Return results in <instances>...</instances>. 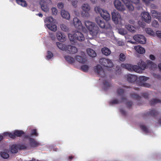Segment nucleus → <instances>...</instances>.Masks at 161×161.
<instances>
[{"instance_id": "nucleus-1", "label": "nucleus", "mask_w": 161, "mask_h": 161, "mask_svg": "<svg viewBox=\"0 0 161 161\" xmlns=\"http://www.w3.org/2000/svg\"><path fill=\"white\" fill-rule=\"evenodd\" d=\"M85 24L92 35L93 36L97 35L99 31V28L95 24L89 21H86L85 22Z\"/></svg>"}, {"instance_id": "nucleus-2", "label": "nucleus", "mask_w": 161, "mask_h": 161, "mask_svg": "<svg viewBox=\"0 0 161 161\" xmlns=\"http://www.w3.org/2000/svg\"><path fill=\"white\" fill-rule=\"evenodd\" d=\"M68 36L70 41L75 42V41L78 40L83 41L85 40L83 35L80 32L75 31L73 34H69Z\"/></svg>"}, {"instance_id": "nucleus-3", "label": "nucleus", "mask_w": 161, "mask_h": 161, "mask_svg": "<svg viewBox=\"0 0 161 161\" xmlns=\"http://www.w3.org/2000/svg\"><path fill=\"white\" fill-rule=\"evenodd\" d=\"M94 10L97 13H99L104 19L107 20L110 19V15L107 11L101 8L99 6L95 7Z\"/></svg>"}, {"instance_id": "nucleus-4", "label": "nucleus", "mask_w": 161, "mask_h": 161, "mask_svg": "<svg viewBox=\"0 0 161 161\" xmlns=\"http://www.w3.org/2000/svg\"><path fill=\"white\" fill-rule=\"evenodd\" d=\"M121 67L123 68L127 69L130 71H134L136 72H139L140 71V69L137 65H132L129 64H122Z\"/></svg>"}, {"instance_id": "nucleus-5", "label": "nucleus", "mask_w": 161, "mask_h": 161, "mask_svg": "<svg viewBox=\"0 0 161 161\" xmlns=\"http://www.w3.org/2000/svg\"><path fill=\"white\" fill-rule=\"evenodd\" d=\"M94 71L97 75L102 78H103L105 76L104 69L99 64H98L94 67Z\"/></svg>"}, {"instance_id": "nucleus-6", "label": "nucleus", "mask_w": 161, "mask_h": 161, "mask_svg": "<svg viewBox=\"0 0 161 161\" xmlns=\"http://www.w3.org/2000/svg\"><path fill=\"white\" fill-rule=\"evenodd\" d=\"M95 19L96 23L100 28L104 29L110 28V25L107 22L105 23L104 21L101 20L100 17L96 18Z\"/></svg>"}, {"instance_id": "nucleus-7", "label": "nucleus", "mask_w": 161, "mask_h": 161, "mask_svg": "<svg viewBox=\"0 0 161 161\" xmlns=\"http://www.w3.org/2000/svg\"><path fill=\"white\" fill-rule=\"evenodd\" d=\"M99 62L101 64L107 67H112L114 65L111 60L104 58H100Z\"/></svg>"}, {"instance_id": "nucleus-8", "label": "nucleus", "mask_w": 161, "mask_h": 161, "mask_svg": "<svg viewBox=\"0 0 161 161\" xmlns=\"http://www.w3.org/2000/svg\"><path fill=\"white\" fill-rule=\"evenodd\" d=\"M112 19L116 24H117L119 21L121 20V17L119 13L115 10L111 13Z\"/></svg>"}, {"instance_id": "nucleus-9", "label": "nucleus", "mask_w": 161, "mask_h": 161, "mask_svg": "<svg viewBox=\"0 0 161 161\" xmlns=\"http://www.w3.org/2000/svg\"><path fill=\"white\" fill-rule=\"evenodd\" d=\"M149 78L145 76H139L138 80L139 85L141 86L145 87H149V85L145 82Z\"/></svg>"}, {"instance_id": "nucleus-10", "label": "nucleus", "mask_w": 161, "mask_h": 161, "mask_svg": "<svg viewBox=\"0 0 161 161\" xmlns=\"http://www.w3.org/2000/svg\"><path fill=\"white\" fill-rule=\"evenodd\" d=\"M133 38L136 42L142 44H144L146 42V39L145 37L142 35H134Z\"/></svg>"}, {"instance_id": "nucleus-11", "label": "nucleus", "mask_w": 161, "mask_h": 161, "mask_svg": "<svg viewBox=\"0 0 161 161\" xmlns=\"http://www.w3.org/2000/svg\"><path fill=\"white\" fill-rule=\"evenodd\" d=\"M65 51L69 53L75 54L77 52V49L74 46L67 45L65 47Z\"/></svg>"}, {"instance_id": "nucleus-12", "label": "nucleus", "mask_w": 161, "mask_h": 161, "mask_svg": "<svg viewBox=\"0 0 161 161\" xmlns=\"http://www.w3.org/2000/svg\"><path fill=\"white\" fill-rule=\"evenodd\" d=\"M114 3L115 8L118 10L123 11L125 10L124 6L119 0H115Z\"/></svg>"}, {"instance_id": "nucleus-13", "label": "nucleus", "mask_w": 161, "mask_h": 161, "mask_svg": "<svg viewBox=\"0 0 161 161\" xmlns=\"http://www.w3.org/2000/svg\"><path fill=\"white\" fill-rule=\"evenodd\" d=\"M29 144L30 147L32 148L37 147L41 145V144L32 138H29Z\"/></svg>"}, {"instance_id": "nucleus-14", "label": "nucleus", "mask_w": 161, "mask_h": 161, "mask_svg": "<svg viewBox=\"0 0 161 161\" xmlns=\"http://www.w3.org/2000/svg\"><path fill=\"white\" fill-rule=\"evenodd\" d=\"M73 23L76 28L80 29L82 27L81 22L76 17H74L73 19Z\"/></svg>"}, {"instance_id": "nucleus-15", "label": "nucleus", "mask_w": 161, "mask_h": 161, "mask_svg": "<svg viewBox=\"0 0 161 161\" xmlns=\"http://www.w3.org/2000/svg\"><path fill=\"white\" fill-rule=\"evenodd\" d=\"M138 67L140 69V71L139 72H137V73H141L142 70H144L147 68V64H146L145 63L142 61V60H140L138 62Z\"/></svg>"}, {"instance_id": "nucleus-16", "label": "nucleus", "mask_w": 161, "mask_h": 161, "mask_svg": "<svg viewBox=\"0 0 161 161\" xmlns=\"http://www.w3.org/2000/svg\"><path fill=\"white\" fill-rule=\"evenodd\" d=\"M141 15L142 18L146 22L149 23L151 21V17L149 14L147 12H144L142 13Z\"/></svg>"}, {"instance_id": "nucleus-17", "label": "nucleus", "mask_w": 161, "mask_h": 161, "mask_svg": "<svg viewBox=\"0 0 161 161\" xmlns=\"http://www.w3.org/2000/svg\"><path fill=\"white\" fill-rule=\"evenodd\" d=\"M56 36L58 40L61 42H63L66 40L65 36L60 32L57 33Z\"/></svg>"}, {"instance_id": "nucleus-18", "label": "nucleus", "mask_w": 161, "mask_h": 161, "mask_svg": "<svg viewBox=\"0 0 161 161\" xmlns=\"http://www.w3.org/2000/svg\"><path fill=\"white\" fill-rule=\"evenodd\" d=\"M40 4L41 6L42 10L45 12H47L49 11V8L46 3L44 2V0H41Z\"/></svg>"}, {"instance_id": "nucleus-19", "label": "nucleus", "mask_w": 161, "mask_h": 161, "mask_svg": "<svg viewBox=\"0 0 161 161\" xmlns=\"http://www.w3.org/2000/svg\"><path fill=\"white\" fill-rule=\"evenodd\" d=\"M127 99L125 97H122L121 100L119 101L117 99H114L109 102L110 105L118 104L120 103L126 102Z\"/></svg>"}, {"instance_id": "nucleus-20", "label": "nucleus", "mask_w": 161, "mask_h": 161, "mask_svg": "<svg viewBox=\"0 0 161 161\" xmlns=\"http://www.w3.org/2000/svg\"><path fill=\"white\" fill-rule=\"evenodd\" d=\"M159 113L158 112L155 110H149L148 113H147L144 114V116H151L153 117L157 116Z\"/></svg>"}, {"instance_id": "nucleus-21", "label": "nucleus", "mask_w": 161, "mask_h": 161, "mask_svg": "<svg viewBox=\"0 0 161 161\" xmlns=\"http://www.w3.org/2000/svg\"><path fill=\"white\" fill-rule=\"evenodd\" d=\"M121 1L125 4L129 10L132 11L134 10L133 6L128 0H121Z\"/></svg>"}, {"instance_id": "nucleus-22", "label": "nucleus", "mask_w": 161, "mask_h": 161, "mask_svg": "<svg viewBox=\"0 0 161 161\" xmlns=\"http://www.w3.org/2000/svg\"><path fill=\"white\" fill-rule=\"evenodd\" d=\"M137 79V76L134 75L129 74L127 75V80L129 82H134Z\"/></svg>"}, {"instance_id": "nucleus-23", "label": "nucleus", "mask_w": 161, "mask_h": 161, "mask_svg": "<svg viewBox=\"0 0 161 161\" xmlns=\"http://www.w3.org/2000/svg\"><path fill=\"white\" fill-rule=\"evenodd\" d=\"M82 8L83 10L85 12V16L88 17L89 15L88 12L90 10V7L89 5L87 4H84Z\"/></svg>"}, {"instance_id": "nucleus-24", "label": "nucleus", "mask_w": 161, "mask_h": 161, "mask_svg": "<svg viewBox=\"0 0 161 161\" xmlns=\"http://www.w3.org/2000/svg\"><path fill=\"white\" fill-rule=\"evenodd\" d=\"M61 14L62 17L67 19H69L70 18V15L68 12L64 10H62L61 11Z\"/></svg>"}, {"instance_id": "nucleus-25", "label": "nucleus", "mask_w": 161, "mask_h": 161, "mask_svg": "<svg viewBox=\"0 0 161 161\" xmlns=\"http://www.w3.org/2000/svg\"><path fill=\"white\" fill-rule=\"evenodd\" d=\"M75 59L78 62L81 64L85 63L87 61L86 58L79 55L76 56Z\"/></svg>"}, {"instance_id": "nucleus-26", "label": "nucleus", "mask_w": 161, "mask_h": 161, "mask_svg": "<svg viewBox=\"0 0 161 161\" xmlns=\"http://www.w3.org/2000/svg\"><path fill=\"white\" fill-rule=\"evenodd\" d=\"M45 26L46 28H47L50 30V17H48L44 19Z\"/></svg>"}, {"instance_id": "nucleus-27", "label": "nucleus", "mask_w": 161, "mask_h": 161, "mask_svg": "<svg viewBox=\"0 0 161 161\" xmlns=\"http://www.w3.org/2000/svg\"><path fill=\"white\" fill-rule=\"evenodd\" d=\"M86 52L89 56L91 57H94L97 55V54L95 51L91 48L87 49Z\"/></svg>"}, {"instance_id": "nucleus-28", "label": "nucleus", "mask_w": 161, "mask_h": 161, "mask_svg": "<svg viewBox=\"0 0 161 161\" xmlns=\"http://www.w3.org/2000/svg\"><path fill=\"white\" fill-rule=\"evenodd\" d=\"M147 67H149L150 69H153L157 67V65L156 64H155L153 62L148 60L147 61Z\"/></svg>"}, {"instance_id": "nucleus-29", "label": "nucleus", "mask_w": 161, "mask_h": 161, "mask_svg": "<svg viewBox=\"0 0 161 161\" xmlns=\"http://www.w3.org/2000/svg\"><path fill=\"white\" fill-rule=\"evenodd\" d=\"M134 48L139 53L143 54L145 53V49L140 46H136Z\"/></svg>"}, {"instance_id": "nucleus-30", "label": "nucleus", "mask_w": 161, "mask_h": 161, "mask_svg": "<svg viewBox=\"0 0 161 161\" xmlns=\"http://www.w3.org/2000/svg\"><path fill=\"white\" fill-rule=\"evenodd\" d=\"M102 53L106 56H108L111 53L110 50L108 48L104 47L102 49Z\"/></svg>"}, {"instance_id": "nucleus-31", "label": "nucleus", "mask_w": 161, "mask_h": 161, "mask_svg": "<svg viewBox=\"0 0 161 161\" xmlns=\"http://www.w3.org/2000/svg\"><path fill=\"white\" fill-rule=\"evenodd\" d=\"M126 28L130 32L134 33L135 32L136 28L133 26L130 25H126Z\"/></svg>"}, {"instance_id": "nucleus-32", "label": "nucleus", "mask_w": 161, "mask_h": 161, "mask_svg": "<svg viewBox=\"0 0 161 161\" xmlns=\"http://www.w3.org/2000/svg\"><path fill=\"white\" fill-rule=\"evenodd\" d=\"M146 33L149 35L152 36H154L156 34L150 28H146L145 29Z\"/></svg>"}, {"instance_id": "nucleus-33", "label": "nucleus", "mask_w": 161, "mask_h": 161, "mask_svg": "<svg viewBox=\"0 0 161 161\" xmlns=\"http://www.w3.org/2000/svg\"><path fill=\"white\" fill-rule=\"evenodd\" d=\"M157 103H161V100L158 99H153L150 101V104L151 106H153Z\"/></svg>"}, {"instance_id": "nucleus-34", "label": "nucleus", "mask_w": 161, "mask_h": 161, "mask_svg": "<svg viewBox=\"0 0 161 161\" xmlns=\"http://www.w3.org/2000/svg\"><path fill=\"white\" fill-rule=\"evenodd\" d=\"M14 132L15 137H21L22 135L25 134L24 132L22 130H15Z\"/></svg>"}, {"instance_id": "nucleus-35", "label": "nucleus", "mask_w": 161, "mask_h": 161, "mask_svg": "<svg viewBox=\"0 0 161 161\" xmlns=\"http://www.w3.org/2000/svg\"><path fill=\"white\" fill-rule=\"evenodd\" d=\"M16 3L19 4L23 7H26L27 4L26 1L24 0H16Z\"/></svg>"}, {"instance_id": "nucleus-36", "label": "nucleus", "mask_w": 161, "mask_h": 161, "mask_svg": "<svg viewBox=\"0 0 161 161\" xmlns=\"http://www.w3.org/2000/svg\"><path fill=\"white\" fill-rule=\"evenodd\" d=\"M18 147L16 145H13L10 148V151L12 153H16L18 152Z\"/></svg>"}, {"instance_id": "nucleus-37", "label": "nucleus", "mask_w": 161, "mask_h": 161, "mask_svg": "<svg viewBox=\"0 0 161 161\" xmlns=\"http://www.w3.org/2000/svg\"><path fill=\"white\" fill-rule=\"evenodd\" d=\"M64 58L67 62L69 63H72L75 62L74 58L69 56H65Z\"/></svg>"}, {"instance_id": "nucleus-38", "label": "nucleus", "mask_w": 161, "mask_h": 161, "mask_svg": "<svg viewBox=\"0 0 161 161\" xmlns=\"http://www.w3.org/2000/svg\"><path fill=\"white\" fill-rule=\"evenodd\" d=\"M103 85L104 86V89L105 90H107L110 86V84L107 80H104L103 82Z\"/></svg>"}, {"instance_id": "nucleus-39", "label": "nucleus", "mask_w": 161, "mask_h": 161, "mask_svg": "<svg viewBox=\"0 0 161 161\" xmlns=\"http://www.w3.org/2000/svg\"><path fill=\"white\" fill-rule=\"evenodd\" d=\"M56 45L60 49L63 50H64L65 48V47L66 46V45H64L62 43L59 42H57L56 43Z\"/></svg>"}, {"instance_id": "nucleus-40", "label": "nucleus", "mask_w": 161, "mask_h": 161, "mask_svg": "<svg viewBox=\"0 0 161 161\" xmlns=\"http://www.w3.org/2000/svg\"><path fill=\"white\" fill-rule=\"evenodd\" d=\"M130 96L132 98L137 100H140L141 98V97L135 93L130 94Z\"/></svg>"}, {"instance_id": "nucleus-41", "label": "nucleus", "mask_w": 161, "mask_h": 161, "mask_svg": "<svg viewBox=\"0 0 161 161\" xmlns=\"http://www.w3.org/2000/svg\"><path fill=\"white\" fill-rule=\"evenodd\" d=\"M61 30L65 32H68L69 31V28L64 24H61L60 25Z\"/></svg>"}, {"instance_id": "nucleus-42", "label": "nucleus", "mask_w": 161, "mask_h": 161, "mask_svg": "<svg viewBox=\"0 0 161 161\" xmlns=\"http://www.w3.org/2000/svg\"><path fill=\"white\" fill-rule=\"evenodd\" d=\"M151 13L153 16L156 19H158L159 17L158 14L157 12L154 10H153L151 11Z\"/></svg>"}, {"instance_id": "nucleus-43", "label": "nucleus", "mask_w": 161, "mask_h": 161, "mask_svg": "<svg viewBox=\"0 0 161 161\" xmlns=\"http://www.w3.org/2000/svg\"><path fill=\"white\" fill-rule=\"evenodd\" d=\"M89 69V66L86 64L82 65L81 67V70L84 72H87Z\"/></svg>"}, {"instance_id": "nucleus-44", "label": "nucleus", "mask_w": 161, "mask_h": 161, "mask_svg": "<svg viewBox=\"0 0 161 161\" xmlns=\"http://www.w3.org/2000/svg\"><path fill=\"white\" fill-rule=\"evenodd\" d=\"M0 155L3 158H7L9 157V154L5 152H1L0 153Z\"/></svg>"}, {"instance_id": "nucleus-45", "label": "nucleus", "mask_w": 161, "mask_h": 161, "mask_svg": "<svg viewBox=\"0 0 161 161\" xmlns=\"http://www.w3.org/2000/svg\"><path fill=\"white\" fill-rule=\"evenodd\" d=\"M126 59V57L125 54L123 53H121L119 56V60L122 62H124L125 61Z\"/></svg>"}, {"instance_id": "nucleus-46", "label": "nucleus", "mask_w": 161, "mask_h": 161, "mask_svg": "<svg viewBox=\"0 0 161 161\" xmlns=\"http://www.w3.org/2000/svg\"><path fill=\"white\" fill-rule=\"evenodd\" d=\"M152 26L155 28H158L159 26L158 22L156 20H153L152 21Z\"/></svg>"}, {"instance_id": "nucleus-47", "label": "nucleus", "mask_w": 161, "mask_h": 161, "mask_svg": "<svg viewBox=\"0 0 161 161\" xmlns=\"http://www.w3.org/2000/svg\"><path fill=\"white\" fill-rule=\"evenodd\" d=\"M140 127L142 130L145 132H148V128L144 125H141Z\"/></svg>"}, {"instance_id": "nucleus-48", "label": "nucleus", "mask_w": 161, "mask_h": 161, "mask_svg": "<svg viewBox=\"0 0 161 161\" xmlns=\"http://www.w3.org/2000/svg\"><path fill=\"white\" fill-rule=\"evenodd\" d=\"M124 92L125 91L124 90L120 88L118 89L117 90V93L119 95H122L124 93Z\"/></svg>"}, {"instance_id": "nucleus-49", "label": "nucleus", "mask_w": 161, "mask_h": 161, "mask_svg": "<svg viewBox=\"0 0 161 161\" xmlns=\"http://www.w3.org/2000/svg\"><path fill=\"white\" fill-rule=\"evenodd\" d=\"M51 10L53 15H56L57 14L58 10L56 8H53L51 9Z\"/></svg>"}, {"instance_id": "nucleus-50", "label": "nucleus", "mask_w": 161, "mask_h": 161, "mask_svg": "<svg viewBox=\"0 0 161 161\" xmlns=\"http://www.w3.org/2000/svg\"><path fill=\"white\" fill-rule=\"evenodd\" d=\"M31 135H34L36 136H38V133H37L36 130L35 129H33L31 131Z\"/></svg>"}, {"instance_id": "nucleus-51", "label": "nucleus", "mask_w": 161, "mask_h": 161, "mask_svg": "<svg viewBox=\"0 0 161 161\" xmlns=\"http://www.w3.org/2000/svg\"><path fill=\"white\" fill-rule=\"evenodd\" d=\"M57 30V26L56 25H53L51 22V31H56Z\"/></svg>"}, {"instance_id": "nucleus-52", "label": "nucleus", "mask_w": 161, "mask_h": 161, "mask_svg": "<svg viewBox=\"0 0 161 161\" xmlns=\"http://www.w3.org/2000/svg\"><path fill=\"white\" fill-rule=\"evenodd\" d=\"M18 149L20 150H24L26 149V147L24 145L21 144L18 146Z\"/></svg>"}, {"instance_id": "nucleus-53", "label": "nucleus", "mask_w": 161, "mask_h": 161, "mask_svg": "<svg viewBox=\"0 0 161 161\" xmlns=\"http://www.w3.org/2000/svg\"><path fill=\"white\" fill-rule=\"evenodd\" d=\"M133 104L132 102L131 101H129L126 103V105L127 106V107L128 108H130Z\"/></svg>"}, {"instance_id": "nucleus-54", "label": "nucleus", "mask_w": 161, "mask_h": 161, "mask_svg": "<svg viewBox=\"0 0 161 161\" xmlns=\"http://www.w3.org/2000/svg\"><path fill=\"white\" fill-rule=\"evenodd\" d=\"M46 58L47 60H49L50 59V51H48L47 52V55L46 56Z\"/></svg>"}, {"instance_id": "nucleus-55", "label": "nucleus", "mask_w": 161, "mask_h": 161, "mask_svg": "<svg viewBox=\"0 0 161 161\" xmlns=\"http://www.w3.org/2000/svg\"><path fill=\"white\" fill-rule=\"evenodd\" d=\"M57 6L58 8L59 9H62L64 7L63 3L62 2L58 3Z\"/></svg>"}, {"instance_id": "nucleus-56", "label": "nucleus", "mask_w": 161, "mask_h": 161, "mask_svg": "<svg viewBox=\"0 0 161 161\" xmlns=\"http://www.w3.org/2000/svg\"><path fill=\"white\" fill-rule=\"evenodd\" d=\"M131 3L136 4H138L139 3L140 0H128Z\"/></svg>"}, {"instance_id": "nucleus-57", "label": "nucleus", "mask_w": 161, "mask_h": 161, "mask_svg": "<svg viewBox=\"0 0 161 161\" xmlns=\"http://www.w3.org/2000/svg\"><path fill=\"white\" fill-rule=\"evenodd\" d=\"M8 136L10 137L11 138H12V139H14L16 137L15 135L14 134V131L13 134L9 133Z\"/></svg>"}, {"instance_id": "nucleus-58", "label": "nucleus", "mask_w": 161, "mask_h": 161, "mask_svg": "<svg viewBox=\"0 0 161 161\" xmlns=\"http://www.w3.org/2000/svg\"><path fill=\"white\" fill-rule=\"evenodd\" d=\"M77 1H73L72 2V5L75 8H76L77 7Z\"/></svg>"}, {"instance_id": "nucleus-59", "label": "nucleus", "mask_w": 161, "mask_h": 161, "mask_svg": "<svg viewBox=\"0 0 161 161\" xmlns=\"http://www.w3.org/2000/svg\"><path fill=\"white\" fill-rule=\"evenodd\" d=\"M142 96L144 98H147L148 97V95L147 93H143L142 94Z\"/></svg>"}, {"instance_id": "nucleus-60", "label": "nucleus", "mask_w": 161, "mask_h": 161, "mask_svg": "<svg viewBox=\"0 0 161 161\" xmlns=\"http://www.w3.org/2000/svg\"><path fill=\"white\" fill-rule=\"evenodd\" d=\"M153 76L155 78L158 79H160L161 78L160 75L158 74H154Z\"/></svg>"}, {"instance_id": "nucleus-61", "label": "nucleus", "mask_w": 161, "mask_h": 161, "mask_svg": "<svg viewBox=\"0 0 161 161\" xmlns=\"http://www.w3.org/2000/svg\"><path fill=\"white\" fill-rule=\"evenodd\" d=\"M146 4H148L150 1H153L154 0H142Z\"/></svg>"}, {"instance_id": "nucleus-62", "label": "nucleus", "mask_w": 161, "mask_h": 161, "mask_svg": "<svg viewBox=\"0 0 161 161\" xmlns=\"http://www.w3.org/2000/svg\"><path fill=\"white\" fill-rule=\"evenodd\" d=\"M120 112L123 115H125L126 114V111L122 109H120Z\"/></svg>"}, {"instance_id": "nucleus-63", "label": "nucleus", "mask_w": 161, "mask_h": 161, "mask_svg": "<svg viewBox=\"0 0 161 161\" xmlns=\"http://www.w3.org/2000/svg\"><path fill=\"white\" fill-rule=\"evenodd\" d=\"M149 58L151 60H155V56L152 54H151L150 55Z\"/></svg>"}, {"instance_id": "nucleus-64", "label": "nucleus", "mask_w": 161, "mask_h": 161, "mask_svg": "<svg viewBox=\"0 0 161 161\" xmlns=\"http://www.w3.org/2000/svg\"><path fill=\"white\" fill-rule=\"evenodd\" d=\"M121 73V70L120 69H118L116 71V74H119Z\"/></svg>"}]
</instances>
